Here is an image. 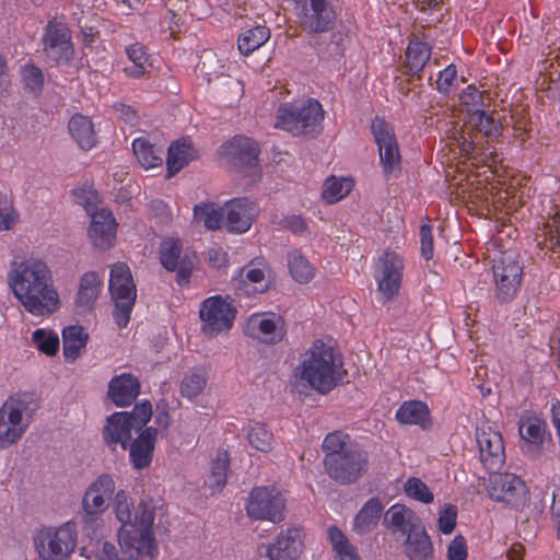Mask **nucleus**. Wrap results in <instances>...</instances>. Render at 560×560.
Returning <instances> with one entry per match:
<instances>
[{
	"label": "nucleus",
	"instance_id": "1",
	"mask_svg": "<svg viewBox=\"0 0 560 560\" xmlns=\"http://www.w3.org/2000/svg\"><path fill=\"white\" fill-rule=\"evenodd\" d=\"M8 281L14 296L32 315L45 317L59 310V293L44 260L32 257L14 262Z\"/></svg>",
	"mask_w": 560,
	"mask_h": 560
},
{
	"label": "nucleus",
	"instance_id": "2",
	"mask_svg": "<svg viewBox=\"0 0 560 560\" xmlns=\"http://www.w3.org/2000/svg\"><path fill=\"white\" fill-rule=\"evenodd\" d=\"M327 475L341 485L355 482L368 468V454L350 442L347 433L335 431L323 442Z\"/></svg>",
	"mask_w": 560,
	"mask_h": 560
},
{
	"label": "nucleus",
	"instance_id": "3",
	"mask_svg": "<svg viewBox=\"0 0 560 560\" xmlns=\"http://www.w3.org/2000/svg\"><path fill=\"white\" fill-rule=\"evenodd\" d=\"M298 370H301V378L320 394H328L342 384L343 376L347 374L336 359L334 349L320 341L313 345Z\"/></svg>",
	"mask_w": 560,
	"mask_h": 560
},
{
	"label": "nucleus",
	"instance_id": "4",
	"mask_svg": "<svg viewBox=\"0 0 560 560\" xmlns=\"http://www.w3.org/2000/svg\"><path fill=\"white\" fill-rule=\"evenodd\" d=\"M153 522V508L149 502L141 501L132 514L130 527H120L118 541L129 560H153L156 553Z\"/></svg>",
	"mask_w": 560,
	"mask_h": 560
},
{
	"label": "nucleus",
	"instance_id": "5",
	"mask_svg": "<svg viewBox=\"0 0 560 560\" xmlns=\"http://www.w3.org/2000/svg\"><path fill=\"white\" fill-rule=\"evenodd\" d=\"M324 110L319 102L310 100L306 105L282 104L278 108L275 127L295 135H315L322 129Z\"/></svg>",
	"mask_w": 560,
	"mask_h": 560
},
{
	"label": "nucleus",
	"instance_id": "6",
	"mask_svg": "<svg viewBox=\"0 0 560 560\" xmlns=\"http://www.w3.org/2000/svg\"><path fill=\"white\" fill-rule=\"evenodd\" d=\"M109 292L115 308L114 319L124 328L130 320V314L137 299V289L129 267L125 262L114 264L110 269Z\"/></svg>",
	"mask_w": 560,
	"mask_h": 560
},
{
	"label": "nucleus",
	"instance_id": "7",
	"mask_svg": "<svg viewBox=\"0 0 560 560\" xmlns=\"http://www.w3.org/2000/svg\"><path fill=\"white\" fill-rule=\"evenodd\" d=\"M35 546L43 560H66L77 546V527L68 522L60 527L43 528L35 538Z\"/></svg>",
	"mask_w": 560,
	"mask_h": 560
},
{
	"label": "nucleus",
	"instance_id": "8",
	"mask_svg": "<svg viewBox=\"0 0 560 560\" xmlns=\"http://www.w3.org/2000/svg\"><path fill=\"white\" fill-rule=\"evenodd\" d=\"M491 499L504 502L518 510L528 502V490L524 481L513 474L490 471L487 486Z\"/></svg>",
	"mask_w": 560,
	"mask_h": 560
},
{
	"label": "nucleus",
	"instance_id": "9",
	"mask_svg": "<svg viewBox=\"0 0 560 560\" xmlns=\"http://www.w3.org/2000/svg\"><path fill=\"white\" fill-rule=\"evenodd\" d=\"M371 129L378 147L385 176L388 177L395 172H400L401 158L393 126L383 118L376 117L372 121Z\"/></svg>",
	"mask_w": 560,
	"mask_h": 560
},
{
	"label": "nucleus",
	"instance_id": "10",
	"mask_svg": "<svg viewBox=\"0 0 560 560\" xmlns=\"http://www.w3.org/2000/svg\"><path fill=\"white\" fill-rule=\"evenodd\" d=\"M236 310L220 295L203 301L199 316L202 331L209 337L217 336L232 327Z\"/></svg>",
	"mask_w": 560,
	"mask_h": 560
},
{
	"label": "nucleus",
	"instance_id": "11",
	"mask_svg": "<svg viewBox=\"0 0 560 560\" xmlns=\"http://www.w3.org/2000/svg\"><path fill=\"white\" fill-rule=\"evenodd\" d=\"M197 260L195 253H183L179 240H167L161 244L160 261L166 270L176 271V281L179 285L189 283Z\"/></svg>",
	"mask_w": 560,
	"mask_h": 560
},
{
	"label": "nucleus",
	"instance_id": "12",
	"mask_svg": "<svg viewBox=\"0 0 560 560\" xmlns=\"http://www.w3.org/2000/svg\"><path fill=\"white\" fill-rule=\"evenodd\" d=\"M197 260L195 253H183L179 240H167L161 244L160 261L166 270L176 271V281L179 285L189 283Z\"/></svg>",
	"mask_w": 560,
	"mask_h": 560
},
{
	"label": "nucleus",
	"instance_id": "13",
	"mask_svg": "<svg viewBox=\"0 0 560 560\" xmlns=\"http://www.w3.org/2000/svg\"><path fill=\"white\" fill-rule=\"evenodd\" d=\"M284 499L273 489L267 487L254 488L246 506L249 517L267 520L272 523L281 522L283 516Z\"/></svg>",
	"mask_w": 560,
	"mask_h": 560
},
{
	"label": "nucleus",
	"instance_id": "14",
	"mask_svg": "<svg viewBox=\"0 0 560 560\" xmlns=\"http://www.w3.org/2000/svg\"><path fill=\"white\" fill-rule=\"evenodd\" d=\"M223 154L238 172L247 170V175H258V143L247 137H234L223 147Z\"/></svg>",
	"mask_w": 560,
	"mask_h": 560
},
{
	"label": "nucleus",
	"instance_id": "15",
	"mask_svg": "<svg viewBox=\"0 0 560 560\" xmlns=\"http://www.w3.org/2000/svg\"><path fill=\"white\" fill-rule=\"evenodd\" d=\"M493 277L497 284V298L500 302L509 301L517 291L522 281L523 267L511 255L503 254L494 260Z\"/></svg>",
	"mask_w": 560,
	"mask_h": 560
},
{
	"label": "nucleus",
	"instance_id": "16",
	"mask_svg": "<svg viewBox=\"0 0 560 560\" xmlns=\"http://www.w3.org/2000/svg\"><path fill=\"white\" fill-rule=\"evenodd\" d=\"M380 275L376 277L378 292L385 300H393L399 292L402 280V259L395 252L386 250L378 259Z\"/></svg>",
	"mask_w": 560,
	"mask_h": 560
},
{
	"label": "nucleus",
	"instance_id": "17",
	"mask_svg": "<svg viewBox=\"0 0 560 560\" xmlns=\"http://www.w3.org/2000/svg\"><path fill=\"white\" fill-rule=\"evenodd\" d=\"M304 549L303 536L298 527H289L281 530L272 544L261 545L260 555L269 560H296Z\"/></svg>",
	"mask_w": 560,
	"mask_h": 560
},
{
	"label": "nucleus",
	"instance_id": "18",
	"mask_svg": "<svg viewBox=\"0 0 560 560\" xmlns=\"http://www.w3.org/2000/svg\"><path fill=\"white\" fill-rule=\"evenodd\" d=\"M115 491V482L109 475H101L86 489L82 500L84 521L93 522L107 509V501Z\"/></svg>",
	"mask_w": 560,
	"mask_h": 560
},
{
	"label": "nucleus",
	"instance_id": "19",
	"mask_svg": "<svg viewBox=\"0 0 560 560\" xmlns=\"http://www.w3.org/2000/svg\"><path fill=\"white\" fill-rule=\"evenodd\" d=\"M257 213L256 203L246 197L228 201L224 205V215L229 232L244 233L248 231Z\"/></svg>",
	"mask_w": 560,
	"mask_h": 560
},
{
	"label": "nucleus",
	"instance_id": "20",
	"mask_svg": "<svg viewBox=\"0 0 560 560\" xmlns=\"http://www.w3.org/2000/svg\"><path fill=\"white\" fill-rule=\"evenodd\" d=\"M310 8H304L300 19L303 31L310 34L324 33L332 28L335 13L327 0H310Z\"/></svg>",
	"mask_w": 560,
	"mask_h": 560
},
{
	"label": "nucleus",
	"instance_id": "21",
	"mask_svg": "<svg viewBox=\"0 0 560 560\" xmlns=\"http://www.w3.org/2000/svg\"><path fill=\"white\" fill-rule=\"evenodd\" d=\"M70 38L65 25L49 22L44 35V49L47 57L55 62L68 61L73 52Z\"/></svg>",
	"mask_w": 560,
	"mask_h": 560
},
{
	"label": "nucleus",
	"instance_id": "22",
	"mask_svg": "<svg viewBox=\"0 0 560 560\" xmlns=\"http://www.w3.org/2000/svg\"><path fill=\"white\" fill-rule=\"evenodd\" d=\"M215 63L217 61L212 58L205 60L200 66V70L208 77V83H213L217 94L221 98V101L226 105L232 106L243 96V85L238 80H235L232 77L226 75L224 73H220L213 80L212 70Z\"/></svg>",
	"mask_w": 560,
	"mask_h": 560
},
{
	"label": "nucleus",
	"instance_id": "23",
	"mask_svg": "<svg viewBox=\"0 0 560 560\" xmlns=\"http://www.w3.org/2000/svg\"><path fill=\"white\" fill-rule=\"evenodd\" d=\"M476 438L483 466L489 471L499 469L504 462V447L500 433L489 428L488 431L477 430Z\"/></svg>",
	"mask_w": 560,
	"mask_h": 560
},
{
	"label": "nucleus",
	"instance_id": "24",
	"mask_svg": "<svg viewBox=\"0 0 560 560\" xmlns=\"http://www.w3.org/2000/svg\"><path fill=\"white\" fill-rule=\"evenodd\" d=\"M158 428L148 427L128 443L130 462L135 469L142 470L152 463Z\"/></svg>",
	"mask_w": 560,
	"mask_h": 560
},
{
	"label": "nucleus",
	"instance_id": "25",
	"mask_svg": "<svg viewBox=\"0 0 560 560\" xmlns=\"http://www.w3.org/2000/svg\"><path fill=\"white\" fill-rule=\"evenodd\" d=\"M116 221L113 214L107 210H101L92 213L89 235L95 247L108 249L113 246L116 234Z\"/></svg>",
	"mask_w": 560,
	"mask_h": 560
},
{
	"label": "nucleus",
	"instance_id": "26",
	"mask_svg": "<svg viewBox=\"0 0 560 560\" xmlns=\"http://www.w3.org/2000/svg\"><path fill=\"white\" fill-rule=\"evenodd\" d=\"M132 431L133 428L132 424L128 422L127 412H115L106 419V424L103 429V439L105 444L113 451H115L118 444L126 451L128 443L131 441Z\"/></svg>",
	"mask_w": 560,
	"mask_h": 560
},
{
	"label": "nucleus",
	"instance_id": "27",
	"mask_svg": "<svg viewBox=\"0 0 560 560\" xmlns=\"http://www.w3.org/2000/svg\"><path fill=\"white\" fill-rule=\"evenodd\" d=\"M385 523H387L389 529L406 537L423 526L420 517L404 504L390 506L385 513Z\"/></svg>",
	"mask_w": 560,
	"mask_h": 560
},
{
	"label": "nucleus",
	"instance_id": "28",
	"mask_svg": "<svg viewBox=\"0 0 560 560\" xmlns=\"http://www.w3.org/2000/svg\"><path fill=\"white\" fill-rule=\"evenodd\" d=\"M140 392V383L131 374L115 376L108 384V397L118 407L132 404Z\"/></svg>",
	"mask_w": 560,
	"mask_h": 560
},
{
	"label": "nucleus",
	"instance_id": "29",
	"mask_svg": "<svg viewBox=\"0 0 560 560\" xmlns=\"http://www.w3.org/2000/svg\"><path fill=\"white\" fill-rule=\"evenodd\" d=\"M198 158L197 151L192 144L186 139L173 142L167 152L166 159V177L171 178L184 168L190 161Z\"/></svg>",
	"mask_w": 560,
	"mask_h": 560
},
{
	"label": "nucleus",
	"instance_id": "30",
	"mask_svg": "<svg viewBox=\"0 0 560 560\" xmlns=\"http://www.w3.org/2000/svg\"><path fill=\"white\" fill-rule=\"evenodd\" d=\"M466 130L482 137L497 138L501 135L502 125L493 114L488 115L485 110H474L465 122Z\"/></svg>",
	"mask_w": 560,
	"mask_h": 560
},
{
	"label": "nucleus",
	"instance_id": "31",
	"mask_svg": "<svg viewBox=\"0 0 560 560\" xmlns=\"http://www.w3.org/2000/svg\"><path fill=\"white\" fill-rule=\"evenodd\" d=\"M404 552L409 560H431L433 558V544L424 526L406 537Z\"/></svg>",
	"mask_w": 560,
	"mask_h": 560
},
{
	"label": "nucleus",
	"instance_id": "32",
	"mask_svg": "<svg viewBox=\"0 0 560 560\" xmlns=\"http://www.w3.org/2000/svg\"><path fill=\"white\" fill-rule=\"evenodd\" d=\"M383 504L378 498H371L358 512L353 521V532L360 536L371 533L382 516Z\"/></svg>",
	"mask_w": 560,
	"mask_h": 560
},
{
	"label": "nucleus",
	"instance_id": "33",
	"mask_svg": "<svg viewBox=\"0 0 560 560\" xmlns=\"http://www.w3.org/2000/svg\"><path fill=\"white\" fill-rule=\"evenodd\" d=\"M68 129L81 149L90 150L96 144L94 125L88 116L82 114L73 115L69 120Z\"/></svg>",
	"mask_w": 560,
	"mask_h": 560
},
{
	"label": "nucleus",
	"instance_id": "34",
	"mask_svg": "<svg viewBox=\"0 0 560 560\" xmlns=\"http://www.w3.org/2000/svg\"><path fill=\"white\" fill-rule=\"evenodd\" d=\"M101 280L94 271L85 272L80 279L75 305L84 311H91L101 291Z\"/></svg>",
	"mask_w": 560,
	"mask_h": 560
},
{
	"label": "nucleus",
	"instance_id": "35",
	"mask_svg": "<svg viewBox=\"0 0 560 560\" xmlns=\"http://www.w3.org/2000/svg\"><path fill=\"white\" fill-rule=\"evenodd\" d=\"M89 335L84 328L79 325L68 326L62 330L63 355L67 360L73 362L85 348Z\"/></svg>",
	"mask_w": 560,
	"mask_h": 560
},
{
	"label": "nucleus",
	"instance_id": "36",
	"mask_svg": "<svg viewBox=\"0 0 560 560\" xmlns=\"http://www.w3.org/2000/svg\"><path fill=\"white\" fill-rule=\"evenodd\" d=\"M329 542L334 552V560H361L358 549L343 532L337 526L327 529Z\"/></svg>",
	"mask_w": 560,
	"mask_h": 560
},
{
	"label": "nucleus",
	"instance_id": "37",
	"mask_svg": "<svg viewBox=\"0 0 560 560\" xmlns=\"http://www.w3.org/2000/svg\"><path fill=\"white\" fill-rule=\"evenodd\" d=\"M132 150L142 167L155 168L163 164V152L144 138H138L132 142Z\"/></svg>",
	"mask_w": 560,
	"mask_h": 560
},
{
	"label": "nucleus",
	"instance_id": "38",
	"mask_svg": "<svg viewBox=\"0 0 560 560\" xmlns=\"http://www.w3.org/2000/svg\"><path fill=\"white\" fill-rule=\"evenodd\" d=\"M431 50L425 43L410 42L406 51V68L409 74H417L429 61Z\"/></svg>",
	"mask_w": 560,
	"mask_h": 560
},
{
	"label": "nucleus",
	"instance_id": "39",
	"mask_svg": "<svg viewBox=\"0 0 560 560\" xmlns=\"http://www.w3.org/2000/svg\"><path fill=\"white\" fill-rule=\"evenodd\" d=\"M8 416L5 409L0 408V448L16 442L27 428V423L13 422Z\"/></svg>",
	"mask_w": 560,
	"mask_h": 560
},
{
	"label": "nucleus",
	"instance_id": "40",
	"mask_svg": "<svg viewBox=\"0 0 560 560\" xmlns=\"http://www.w3.org/2000/svg\"><path fill=\"white\" fill-rule=\"evenodd\" d=\"M269 28L262 25H258L240 35L238 50L241 51V54L247 56L255 49L262 46L269 39Z\"/></svg>",
	"mask_w": 560,
	"mask_h": 560
},
{
	"label": "nucleus",
	"instance_id": "41",
	"mask_svg": "<svg viewBox=\"0 0 560 560\" xmlns=\"http://www.w3.org/2000/svg\"><path fill=\"white\" fill-rule=\"evenodd\" d=\"M247 440L249 445L257 451L268 453L272 450L273 434L264 423H250L247 429Z\"/></svg>",
	"mask_w": 560,
	"mask_h": 560
},
{
	"label": "nucleus",
	"instance_id": "42",
	"mask_svg": "<svg viewBox=\"0 0 560 560\" xmlns=\"http://www.w3.org/2000/svg\"><path fill=\"white\" fill-rule=\"evenodd\" d=\"M129 60L132 62L131 66L126 67L124 72L126 75L139 79L147 73V63L149 56L144 50V47L140 44H133L126 49Z\"/></svg>",
	"mask_w": 560,
	"mask_h": 560
},
{
	"label": "nucleus",
	"instance_id": "43",
	"mask_svg": "<svg viewBox=\"0 0 560 560\" xmlns=\"http://www.w3.org/2000/svg\"><path fill=\"white\" fill-rule=\"evenodd\" d=\"M428 413V408L423 402L412 400L400 406L396 418L401 423L423 425Z\"/></svg>",
	"mask_w": 560,
	"mask_h": 560
},
{
	"label": "nucleus",
	"instance_id": "44",
	"mask_svg": "<svg viewBox=\"0 0 560 560\" xmlns=\"http://www.w3.org/2000/svg\"><path fill=\"white\" fill-rule=\"evenodd\" d=\"M195 220L203 222L208 230H218L224 218V210L218 208L214 203L196 205L194 208Z\"/></svg>",
	"mask_w": 560,
	"mask_h": 560
},
{
	"label": "nucleus",
	"instance_id": "45",
	"mask_svg": "<svg viewBox=\"0 0 560 560\" xmlns=\"http://www.w3.org/2000/svg\"><path fill=\"white\" fill-rule=\"evenodd\" d=\"M1 409H5L8 417L14 422L23 423V418L26 416V422L28 424L30 418H32L34 409L31 408L30 397L26 395L13 398L11 397L9 400L4 402Z\"/></svg>",
	"mask_w": 560,
	"mask_h": 560
},
{
	"label": "nucleus",
	"instance_id": "46",
	"mask_svg": "<svg viewBox=\"0 0 560 560\" xmlns=\"http://www.w3.org/2000/svg\"><path fill=\"white\" fill-rule=\"evenodd\" d=\"M289 270L292 278L300 283H307L314 277V268L308 260L298 252L289 254Z\"/></svg>",
	"mask_w": 560,
	"mask_h": 560
},
{
	"label": "nucleus",
	"instance_id": "47",
	"mask_svg": "<svg viewBox=\"0 0 560 560\" xmlns=\"http://www.w3.org/2000/svg\"><path fill=\"white\" fill-rule=\"evenodd\" d=\"M229 455L226 452L218 453L215 459L211 463V475L208 482L212 492L220 491L226 483L229 469Z\"/></svg>",
	"mask_w": 560,
	"mask_h": 560
},
{
	"label": "nucleus",
	"instance_id": "48",
	"mask_svg": "<svg viewBox=\"0 0 560 560\" xmlns=\"http://www.w3.org/2000/svg\"><path fill=\"white\" fill-rule=\"evenodd\" d=\"M546 424L536 417L521 419L518 431L523 440L530 444L539 445L542 443Z\"/></svg>",
	"mask_w": 560,
	"mask_h": 560
},
{
	"label": "nucleus",
	"instance_id": "49",
	"mask_svg": "<svg viewBox=\"0 0 560 560\" xmlns=\"http://www.w3.org/2000/svg\"><path fill=\"white\" fill-rule=\"evenodd\" d=\"M351 189L352 180L331 176L326 179L322 195L327 202L332 203L347 196Z\"/></svg>",
	"mask_w": 560,
	"mask_h": 560
},
{
	"label": "nucleus",
	"instance_id": "50",
	"mask_svg": "<svg viewBox=\"0 0 560 560\" xmlns=\"http://www.w3.org/2000/svg\"><path fill=\"white\" fill-rule=\"evenodd\" d=\"M404 492L410 499L424 504H429L434 501V494L430 491L428 486L417 477H410L404 483Z\"/></svg>",
	"mask_w": 560,
	"mask_h": 560
},
{
	"label": "nucleus",
	"instance_id": "51",
	"mask_svg": "<svg viewBox=\"0 0 560 560\" xmlns=\"http://www.w3.org/2000/svg\"><path fill=\"white\" fill-rule=\"evenodd\" d=\"M127 416L133 431L139 433L147 428V423L152 418V405L149 400L137 404L131 412H127Z\"/></svg>",
	"mask_w": 560,
	"mask_h": 560
},
{
	"label": "nucleus",
	"instance_id": "52",
	"mask_svg": "<svg viewBox=\"0 0 560 560\" xmlns=\"http://www.w3.org/2000/svg\"><path fill=\"white\" fill-rule=\"evenodd\" d=\"M207 384V377L197 372L186 375L180 384V393L184 397L194 398L198 396Z\"/></svg>",
	"mask_w": 560,
	"mask_h": 560
},
{
	"label": "nucleus",
	"instance_id": "53",
	"mask_svg": "<svg viewBox=\"0 0 560 560\" xmlns=\"http://www.w3.org/2000/svg\"><path fill=\"white\" fill-rule=\"evenodd\" d=\"M33 340L38 350L49 357L55 355L59 349V338L56 334H47L44 329H37L33 334Z\"/></svg>",
	"mask_w": 560,
	"mask_h": 560
},
{
	"label": "nucleus",
	"instance_id": "54",
	"mask_svg": "<svg viewBox=\"0 0 560 560\" xmlns=\"http://www.w3.org/2000/svg\"><path fill=\"white\" fill-rule=\"evenodd\" d=\"M115 511L118 521L122 524L121 527L129 528L131 524L132 512L124 491L117 492L115 497Z\"/></svg>",
	"mask_w": 560,
	"mask_h": 560
},
{
	"label": "nucleus",
	"instance_id": "55",
	"mask_svg": "<svg viewBox=\"0 0 560 560\" xmlns=\"http://www.w3.org/2000/svg\"><path fill=\"white\" fill-rule=\"evenodd\" d=\"M457 509L453 504H445L439 516V529L443 534H451L456 526Z\"/></svg>",
	"mask_w": 560,
	"mask_h": 560
},
{
	"label": "nucleus",
	"instance_id": "56",
	"mask_svg": "<svg viewBox=\"0 0 560 560\" xmlns=\"http://www.w3.org/2000/svg\"><path fill=\"white\" fill-rule=\"evenodd\" d=\"M23 80L26 89L33 93H37L43 86V72L33 65L26 66L23 69Z\"/></svg>",
	"mask_w": 560,
	"mask_h": 560
},
{
	"label": "nucleus",
	"instance_id": "57",
	"mask_svg": "<svg viewBox=\"0 0 560 560\" xmlns=\"http://www.w3.org/2000/svg\"><path fill=\"white\" fill-rule=\"evenodd\" d=\"M258 329L265 336H268V341L271 343H276L280 341L284 331L281 326H278L277 322L272 318H264L258 324Z\"/></svg>",
	"mask_w": 560,
	"mask_h": 560
},
{
	"label": "nucleus",
	"instance_id": "58",
	"mask_svg": "<svg viewBox=\"0 0 560 560\" xmlns=\"http://www.w3.org/2000/svg\"><path fill=\"white\" fill-rule=\"evenodd\" d=\"M466 540L462 535H457L447 548V560H466Z\"/></svg>",
	"mask_w": 560,
	"mask_h": 560
},
{
	"label": "nucleus",
	"instance_id": "59",
	"mask_svg": "<svg viewBox=\"0 0 560 560\" xmlns=\"http://www.w3.org/2000/svg\"><path fill=\"white\" fill-rule=\"evenodd\" d=\"M420 236L421 255L425 260H430L433 257V236L429 224H423L420 228Z\"/></svg>",
	"mask_w": 560,
	"mask_h": 560
},
{
	"label": "nucleus",
	"instance_id": "60",
	"mask_svg": "<svg viewBox=\"0 0 560 560\" xmlns=\"http://www.w3.org/2000/svg\"><path fill=\"white\" fill-rule=\"evenodd\" d=\"M458 144L460 147L462 153L467 155H472L477 149V145L480 144L479 138L477 135H474L469 130H464L458 139Z\"/></svg>",
	"mask_w": 560,
	"mask_h": 560
},
{
	"label": "nucleus",
	"instance_id": "61",
	"mask_svg": "<svg viewBox=\"0 0 560 560\" xmlns=\"http://www.w3.org/2000/svg\"><path fill=\"white\" fill-rule=\"evenodd\" d=\"M280 224L298 235H302L307 230L305 221L299 215H288L281 220Z\"/></svg>",
	"mask_w": 560,
	"mask_h": 560
},
{
	"label": "nucleus",
	"instance_id": "62",
	"mask_svg": "<svg viewBox=\"0 0 560 560\" xmlns=\"http://www.w3.org/2000/svg\"><path fill=\"white\" fill-rule=\"evenodd\" d=\"M456 67L451 65L447 66L443 71L440 72L439 80L436 82L438 90L440 92L446 93L452 85L453 81L456 79Z\"/></svg>",
	"mask_w": 560,
	"mask_h": 560
},
{
	"label": "nucleus",
	"instance_id": "63",
	"mask_svg": "<svg viewBox=\"0 0 560 560\" xmlns=\"http://www.w3.org/2000/svg\"><path fill=\"white\" fill-rule=\"evenodd\" d=\"M98 560H129L127 555H124L121 550V557L118 555L116 547L110 542H104L102 553L98 556Z\"/></svg>",
	"mask_w": 560,
	"mask_h": 560
},
{
	"label": "nucleus",
	"instance_id": "64",
	"mask_svg": "<svg viewBox=\"0 0 560 560\" xmlns=\"http://www.w3.org/2000/svg\"><path fill=\"white\" fill-rule=\"evenodd\" d=\"M552 518L560 535V488L556 489L552 494L551 505Z\"/></svg>",
	"mask_w": 560,
	"mask_h": 560
}]
</instances>
